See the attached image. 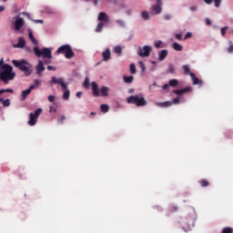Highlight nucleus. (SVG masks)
I'll return each mask as SVG.
<instances>
[{"label": "nucleus", "mask_w": 233, "mask_h": 233, "mask_svg": "<svg viewBox=\"0 0 233 233\" xmlns=\"http://www.w3.org/2000/svg\"><path fill=\"white\" fill-rule=\"evenodd\" d=\"M15 77V73L13 72V67L9 65L4 66V70L0 69V80L7 85L9 81L14 80Z\"/></svg>", "instance_id": "obj_1"}, {"label": "nucleus", "mask_w": 233, "mask_h": 233, "mask_svg": "<svg viewBox=\"0 0 233 233\" xmlns=\"http://www.w3.org/2000/svg\"><path fill=\"white\" fill-rule=\"evenodd\" d=\"M12 64L15 67L18 68L21 72H23L25 76H29L33 72L32 66L25 60H13Z\"/></svg>", "instance_id": "obj_2"}, {"label": "nucleus", "mask_w": 233, "mask_h": 233, "mask_svg": "<svg viewBox=\"0 0 233 233\" xmlns=\"http://www.w3.org/2000/svg\"><path fill=\"white\" fill-rule=\"evenodd\" d=\"M34 53L37 57L47 58L48 60H45L44 63L48 65L51 63L52 59V51L48 47H43V49H39V47H34Z\"/></svg>", "instance_id": "obj_3"}, {"label": "nucleus", "mask_w": 233, "mask_h": 233, "mask_svg": "<svg viewBox=\"0 0 233 233\" xmlns=\"http://www.w3.org/2000/svg\"><path fill=\"white\" fill-rule=\"evenodd\" d=\"M53 85H59V86H61V87H62V89L64 91L63 98L65 100H69L70 91L67 89V85L66 84L64 78H56V76H53L52 80L50 82V86H52Z\"/></svg>", "instance_id": "obj_4"}, {"label": "nucleus", "mask_w": 233, "mask_h": 233, "mask_svg": "<svg viewBox=\"0 0 233 233\" xmlns=\"http://www.w3.org/2000/svg\"><path fill=\"white\" fill-rule=\"evenodd\" d=\"M127 102L128 104L136 105L138 107L146 106L147 104L145 97H143V96L139 97V96H131L130 97H128L127 99Z\"/></svg>", "instance_id": "obj_5"}, {"label": "nucleus", "mask_w": 233, "mask_h": 233, "mask_svg": "<svg viewBox=\"0 0 233 233\" xmlns=\"http://www.w3.org/2000/svg\"><path fill=\"white\" fill-rule=\"evenodd\" d=\"M57 54H65V57L67 59H71L75 56V53L73 52V49L68 44H65L64 46H61L57 49Z\"/></svg>", "instance_id": "obj_6"}, {"label": "nucleus", "mask_w": 233, "mask_h": 233, "mask_svg": "<svg viewBox=\"0 0 233 233\" xmlns=\"http://www.w3.org/2000/svg\"><path fill=\"white\" fill-rule=\"evenodd\" d=\"M97 20L100 21V22H99V24H97V26L96 28V33H101L103 28H104L105 23H108L109 16H108V15H106V13L101 12L98 15Z\"/></svg>", "instance_id": "obj_7"}, {"label": "nucleus", "mask_w": 233, "mask_h": 233, "mask_svg": "<svg viewBox=\"0 0 233 233\" xmlns=\"http://www.w3.org/2000/svg\"><path fill=\"white\" fill-rule=\"evenodd\" d=\"M42 109L38 108L37 110L35 111V113H31L29 115V121H28V125L31 127H34L38 119V116H40V114L42 113Z\"/></svg>", "instance_id": "obj_8"}, {"label": "nucleus", "mask_w": 233, "mask_h": 233, "mask_svg": "<svg viewBox=\"0 0 233 233\" xmlns=\"http://www.w3.org/2000/svg\"><path fill=\"white\" fill-rule=\"evenodd\" d=\"M152 52V47L150 46H144V47H139L138 56L141 57H148Z\"/></svg>", "instance_id": "obj_9"}, {"label": "nucleus", "mask_w": 233, "mask_h": 233, "mask_svg": "<svg viewBox=\"0 0 233 233\" xmlns=\"http://www.w3.org/2000/svg\"><path fill=\"white\" fill-rule=\"evenodd\" d=\"M35 70H36V75L41 76L42 73L46 70L42 61L38 62V65L35 66Z\"/></svg>", "instance_id": "obj_10"}, {"label": "nucleus", "mask_w": 233, "mask_h": 233, "mask_svg": "<svg viewBox=\"0 0 233 233\" xmlns=\"http://www.w3.org/2000/svg\"><path fill=\"white\" fill-rule=\"evenodd\" d=\"M25 22L22 18H17L15 22V28L16 31L21 30V28L24 26Z\"/></svg>", "instance_id": "obj_11"}, {"label": "nucleus", "mask_w": 233, "mask_h": 233, "mask_svg": "<svg viewBox=\"0 0 233 233\" xmlns=\"http://www.w3.org/2000/svg\"><path fill=\"white\" fill-rule=\"evenodd\" d=\"M91 86H92V90H93V94L95 96H100V93H99V88H98V86L96 82H93L91 84Z\"/></svg>", "instance_id": "obj_12"}, {"label": "nucleus", "mask_w": 233, "mask_h": 233, "mask_svg": "<svg viewBox=\"0 0 233 233\" xmlns=\"http://www.w3.org/2000/svg\"><path fill=\"white\" fill-rule=\"evenodd\" d=\"M35 89V86H31L28 89L22 92V98L25 100L28 95L32 92V90Z\"/></svg>", "instance_id": "obj_13"}, {"label": "nucleus", "mask_w": 233, "mask_h": 233, "mask_svg": "<svg viewBox=\"0 0 233 233\" xmlns=\"http://www.w3.org/2000/svg\"><path fill=\"white\" fill-rule=\"evenodd\" d=\"M102 56H103V60H104L105 62L109 61L110 58H111V52H110V49H106V51L103 52Z\"/></svg>", "instance_id": "obj_14"}, {"label": "nucleus", "mask_w": 233, "mask_h": 233, "mask_svg": "<svg viewBox=\"0 0 233 233\" xmlns=\"http://www.w3.org/2000/svg\"><path fill=\"white\" fill-rule=\"evenodd\" d=\"M190 91H191V88L187 87V88H184V89H181V90H175L174 93L177 96H182V95L187 94Z\"/></svg>", "instance_id": "obj_15"}, {"label": "nucleus", "mask_w": 233, "mask_h": 233, "mask_svg": "<svg viewBox=\"0 0 233 233\" xmlns=\"http://www.w3.org/2000/svg\"><path fill=\"white\" fill-rule=\"evenodd\" d=\"M152 10H153V12H155L156 15L161 14V12H162L161 4H158V2H157V4L153 5Z\"/></svg>", "instance_id": "obj_16"}, {"label": "nucleus", "mask_w": 233, "mask_h": 233, "mask_svg": "<svg viewBox=\"0 0 233 233\" xmlns=\"http://www.w3.org/2000/svg\"><path fill=\"white\" fill-rule=\"evenodd\" d=\"M168 55V52L167 49H162L161 52L159 53V61H164Z\"/></svg>", "instance_id": "obj_17"}, {"label": "nucleus", "mask_w": 233, "mask_h": 233, "mask_svg": "<svg viewBox=\"0 0 233 233\" xmlns=\"http://www.w3.org/2000/svg\"><path fill=\"white\" fill-rule=\"evenodd\" d=\"M25 46V41L23 37L18 38V44L17 46H15L16 48H24Z\"/></svg>", "instance_id": "obj_18"}, {"label": "nucleus", "mask_w": 233, "mask_h": 233, "mask_svg": "<svg viewBox=\"0 0 233 233\" xmlns=\"http://www.w3.org/2000/svg\"><path fill=\"white\" fill-rule=\"evenodd\" d=\"M108 93H109V88L108 87L103 86L100 89V94H101L102 96H108Z\"/></svg>", "instance_id": "obj_19"}, {"label": "nucleus", "mask_w": 233, "mask_h": 233, "mask_svg": "<svg viewBox=\"0 0 233 233\" xmlns=\"http://www.w3.org/2000/svg\"><path fill=\"white\" fill-rule=\"evenodd\" d=\"M123 79H124V82L126 83V84H132L133 82H134V76H125L124 77H123Z\"/></svg>", "instance_id": "obj_20"}, {"label": "nucleus", "mask_w": 233, "mask_h": 233, "mask_svg": "<svg viewBox=\"0 0 233 233\" xmlns=\"http://www.w3.org/2000/svg\"><path fill=\"white\" fill-rule=\"evenodd\" d=\"M173 48L178 52L183 51V46H180V44H177V42H174Z\"/></svg>", "instance_id": "obj_21"}, {"label": "nucleus", "mask_w": 233, "mask_h": 233, "mask_svg": "<svg viewBox=\"0 0 233 233\" xmlns=\"http://www.w3.org/2000/svg\"><path fill=\"white\" fill-rule=\"evenodd\" d=\"M173 105L172 102H165V103H157V106H160V107H168V106H171Z\"/></svg>", "instance_id": "obj_22"}, {"label": "nucleus", "mask_w": 233, "mask_h": 233, "mask_svg": "<svg viewBox=\"0 0 233 233\" xmlns=\"http://www.w3.org/2000/svg\"><path fill=\"white\" fill-rule=\"evenodd\" d=\"M190 76L192 77L193 85L197 86L200 84V80L196 76L195 74H190Z\"/></svg>", "instance_id": "obj_23"}, {"label": "nucleus", "mask_w": 233, "mask_h": 233, "mask_svg": "<svg viewBox=\"0 0 233 233\" xmlns=\"http://www.w3.org/2000/svg\"><path fill=\"white\" fill-rule=\"evenodd\" d=\"M201 187H207L209 186V182L207 179H201L198 181Z\"/></svg>", "instance_id": "obj_24"}, {"label": "nucleus", "mask_w": 233, "mask_h": 233, "mask_svg": "<svg viewBox=\"0 0 233 233\" xmlns=\"http://www.w3.org/2000/svg\"><path fill=\"white\" fill-rule=\"evenodd\" d=\"M142 18L145 20H149L150 19V15L149 13H147V11H143L142 12Z\"/></svg>", "instance_id": "obj_25"}, {"label": "nucleus", "mask_w": 233, "mask_h": 233, "mask_svg": "<svg viewBox=\"0 0 233 233\" xmlns=\"http://www.w3.org/2000/svg\"><path fill=\"white\" fill-rule=\"evenodd\" d=\"M169 86L172 87H176L178 86V81L177 79H172L169 81Z\"/></svg>", "instance_id": "obj_26"}, {"label": "nucleus", "mask_w": 233, "mask_h": 233, "mask_svg": "<svg viewBox=\"0 0 233 233\" xmlns=\"http://www.w3.org/2000/svg\"><path fill=\"white\" fill-rule=\"evenodd\" d=\"M100 108L103 113H107L109 111V106L107 105H101Z\"/></svg>", "instance_id": "obj_27"}, {"label": "nucleus", "mask_w": 233, "mask_h": 233, "mask_svg": "<svg viewBox=\"0 0 233 233\" xmlns=\"http://www.w3.org/2000/svg\"><path fill=\"white\" fill-rule=\"evenodd\" d=\"M28 36H29V39L32 41V43L36 46L37 40L35 39L33 33H29Z\"/></svg>", "instance_id": "obj_28"}, {"label": "nucleus", "mask_w": 233, "mask_h": 233, "mask_svg": "<svg viewBox=\"0 0 233 233\" xmlns=\"http://www.w3.org/2000/svg\"><path fill=\"white\" fill-rule=\"evenodd\" d=\"M114 52H115L116 54L121 55V53H122V47H121V46H116V47H114Z\"/></svg>", "instance_id": "obj_29"}, {"label": "nucleus", "mask_w": 233, "mask_h": 233, "mask_svg": "<svg viewBox=\"0 0 233 233\" xmlns=\"http://www.w3.org/2000/svg\"><path fill=\"white\" fill-rule=\"evenodd\" d=\"M183 69L185 71V75H189L190 76V74H194V73H190V68H189L188 66H184Z\"/></svg>", "instance_id": "obj_30"}, {"label": "nucleus", "mask_w": 233, "mask_h": 233, "mask_svg": "<svg viewBox=\"0 0 233 233\" xmlns=\"http://www.w3.org/2000/svg\"><path fill=\"white\" fill-rule=\"evenodd\" d=\"M222 233H233V228H225L223 230H222Z\"/></svg>", "instance_id": "obj_31"}, {"label": "nucleus", "mask_w": 233, "mask_h": 233, "mask_svg": "<svg viewBox=\"0 0 233 233\" xmlns=\"http://www.w3.org/2000/svg\"><path fill=\"white\" fill-rule=\"evenodd\" d=\"M130 72H131L132 75H136V73H137V68H136V66L134 64H132L130 66Z\"/></svg>", "instance_id": "obj_32"}, {"label": "nucleus", "mask_w": 233, "mask_h": 233, "mask_svg": "<svg viewBox=\"0 0 233 233\" xmlns=\"http://www.w3.org/2000/svg\"><path fill=\"white\" fill-rule=\"evenodd\" d=\"M1 102H3L4 107H8L10 106V100L9 99H6V100L3 99V101H1Z\"/></svg>", "instance_id": "obj_33"}, {"label": "nucleus", "mask_w": 233, "mask_h": 233, "mask_svg": "<svg viewBox=\"0 0 233 233\" xmlns=\"http://www.w3.org/2000/svg\"><path fill=\"white\" fill-rule=\"evenodd\" d=\"M168 72L174 74L176 72V68L174 66L170 65L168 67Z\"/></svg>", "instance_id": "obj_34"}, {"label": "nucleus", "mask_w": 233, "mask_h": 233, "mask_svg": "<svg viewBox=\"0 0 233 233\" xmlns=\"http://www.w3.org/2000/svg\"><path fill=\"white\" fill-rule=\"evenodd\" d=\"M139 66L141 68V70L145 73L146 72V66L143 62H139Z\"/></svg>", "instance_id": "obj_35"}, {"label": "nucleus", "mask_w": 233, "mask_h": 233, "mask_svg": "<svg viewBox=\"0 0 233 233\" xmlns=\"http://www.w3.org/2000/svg\"><path fill=\"white\" fill-rule=\"evenodd\" d=\"M169 210L171 211V212H177V210H178V207H177V206H172V207H170V208H169Z\"/></svg>", "instance_id": "obj_36"}, {"label": "nucleus", "mask_w": 233, "mask_h": 233, "mask_svg": "<svg viewBox=\"0 0 233 233\" xmlns=\"http://www.w3.org/2000/svg\"><path fill=\"white\" fill-rule=\"evenodd\" d=\"M228 29V25H227L226 27H222V28H221V35H222L223 36L226 35V32H227Z\"/></svg>", "instance_id": "obj_37"}, {"label": "nucleus", "mask_w": 233, "mask_h": 233, "mask_svg": "<svg viewBox=\"0 0 233 233\" xmlns=\"http://www.w3.org/2000/svg\"><path fill=\"white\" fill-rule=\"evenodd\" d=\"M214 2H215V6L217 7V8H218L219 6H220V4H221V2H222V0H213Z\"/></svg>", "instance_id": "obj_38"}, {"label": "nucleus", "mask_w": 233, "mask_h": 233, "mask_svg": "<svg viewBox=\"0 0 233 233\" xmlns=\"http://www.w3.org/2000/svg\"><path fill=\"white\" fill-rule=\"evenodd\" d=\"M116 23L119 25L120 26L124 27L125 26V22L123 20H116Z\"/></svg>", "instance_id": "obj_39"}, {"label": "nucleus", "mask_w": 233, "mask_h": 233, "mask_svg": "<svg viewBox=\"0 0 233 233\" xmlns=\"http://www.w3.org/2000/svg\"><path fill=\"white\" fill-rule=\"evenodd\" d=\"M40 85H41V81L38 80V79H35V85H32V86H35V87L39 86Z\"/></svg>", "instance_id": "obj_40"}, {"label": "nucleus", "mask_w": 233, "mask_h": 233, "mask_svg": "<svg viewBox=\"0 0 233 233\" xmlns=\"http://www.w3.org/2000/svg\"><path fill=\"white\" fill-rule=\"evenodd\" d=\"M66 119V117L65 116H62L59 119H58V122L63 124L64 121Z\"/></svg>", "instance_id": "obj_41"}, {"label": "nucleus", "mask_w": 233, "mask_h": 233, "mask_svg": "<svg viewBox=\"0 0 233 233\" xmlns=\"http://www.w3.org/2000/svg\"><path fill=\"white\" fill-rule=\"evenodd\" d=\"M6 65H8V64H4V59L2 58L0 60V67L4 70V66H6Z\"/></svg>", "instance_id": "obj_42"}, {"label": "nucleus", "mask_w": 233, "mask_h": 233, "mask_svg": "<svg viewBox=\"0 0 233 233\" xmlns=\"http://www.w3.org/2000/svg\"><path fill=\"white\" fill-rule=\"evenodd\" d=\"M192 35H193L192 33H187V35H186L184 40H187V39H188V38H191Z\"/></svg>", "instance_id": "obj_43"}, {"label": "nucleus", "mask_w": 233, "mask_h": 233, "mask_svg": "<svg viewBox=\"0 0 233 233\" xmlns=\"http://www.w3.org/2000/svg\"><path fill=\"white\" fill-rule=\"evenodd\" d=\"M161 45H162V42H161V40H159L158 42H156L155 46L157 48H160Z\"/></svg>", "instance_id": "obj_44"}, {"label": "nucleus", "mask_w": 233, "mask_h": 233, "mask_svg": "<svg viewBox=\"0 0 233 233\" xmlns=\"http://www.w3.org/2000/svg\"><path fill=\"white\" fill-rule=\"evenodd\" d=\"M164 18H165V20L169 21V20H171L172 16H171V15H165Z\"/></svg>", "instance_id": "obj_45"}, {"label": "nucleus", "mask_w": 233, "mask_h": 233, "mask_svg": "<svg viewBox=\"0 0 233 233\" xmlns=\"http://www.w3.org/2000/svg\"><path fill=\"white\" fill-rule=\"evenodd\" d=\"M176 38L181 41L182 40V35L180 33H177L176 34Z\"/></svg>", "instance_id": "obj_46"}, {"label": "nucleus", "mask_w": 233, "mask_h": 233, "mask_svg": "<svg viewBox=\"0 0 233 233\" xmlns=\"http://www.w3.org/2000/svg\"><path fill=\"white\" fill-rule=\"evenodd\" d=\"M55 99H56V97L54 96H48V101L51 102V103L54 102Z\"/></svg>", "instance_id": "obj_47"}, {"label": "nucleus", "mask_w": 233, "mask_h": 233, "mask_svg": "<svg viewBox=\"0 0 233 233\" xmlns=\"http://www.w3.org/2000/svg\"><path fill=\"white\" fill-rule=\"evenodd\" d=\"M228 53L233 54V44L231 42V46L228 47Z\"/></svg>", "instance_id": "obj_48"}, {"label": "nucleus", "mask_w": 233, "mask_h": 233, "mask_svg": "<svg viewBox=\"0 0 233 233\" xmlns=\"http://www.w3.org/2000/svg\"><path fill=\"white\" fill-rule=\"evenodd\" d=\"M47 70H49V71H56V67H54L52 66H47Z\"/></svg>", "instance_id": "obj_49"}, {"label": "nucleus", "mask_w": 233, "mask_h": 233, "mask_svg": "<svg viewBox=\"0 0 233 233\" xmlns=\"http://www.w3.org/2000/svg\"><path fill=\"white\" fill-rule=\"evenodd\" d=\"M190 10H191L192 12H196V11L198 10L197 5H192V6L190 7Z\"/></svg>", "instance_id": "obj_50"}, {"label": "nucleus", "mask_w": 233, "mask_h": 233, "mask_svg": "<svg viewBox=\"0 0 233 233\" xmlns=\"http://www.w3.org/2000/svg\"><path fill=\"white\" fill-rule=\"evenodd\" d=\"M206 23L208 25H211V20L209 18H206Z\"/></svg>", "instance_id": "obj_51"}, {"label": "nucleus", "mask_w": 233, "mask_h": 233, "mask_svg": "<svg viewBox=\"0 0 233 233\" xmlns=\"http://www.w3.org/2000/svg\"><path fill=\"white\" fill-rule=\"evenodd\" d=\"M173 103H174V104H178V103H179V98H178V97L175 98V99L173 100Z\"/></svg>", "instance_id": "obj_52"}, {"label": "nucleus", "mask_w": 233, "mask_h": 233, "mask_svg": "<svg viewBox=\"0 0 233 233\" xmlns=\"http://www.w3.org/2000/svg\"><path fill=\"white\" fill-rule=\"evenodd\" d=\"M204 2L208 5H211L213 0H204Z\"/></svg>", "instance_id": "obj_53"}, {"label": "nucleus", "mask_w": 233, "mask_h": 233, "mask_svg": "<svg viewBox=\"0 0 233 233\" xmlns=\"http://www.w3.org/2000/svg\"><path fill=\"white\" fill-rule=\"evenodd\" d=\"M24 15H25L28 19H30L31 15H29V13H23Z\"/></svg>", "instance_id": "obj_54"}, {"label": "nucleus", "mask_w": 233, "mask_h": 233, "mask_svg": "<svg viewBox=\"0 0 233 233\" xmlns=\"http://www.w3.org/2000/svg\"><path fill=\"white\" fill-rule=\"evenodd\" d=\"M169 86H170L169 84H168V85L166 84V85L163 86V89H164V90H167Z\"/></svg>", "instance_id": "obj_55"}, {"label": "nucleus", "mask_w": 233, "mask_h": 233, "mask_svg": "<svg viewBox=\"0 0 233 233\" xmlns=\"http://www.w3.org/2000/svg\"><path fill=\"white\" fill-rule=\"evenodd\" d=\"M89 82H88V79L86 78V81H85V84L84 86L86 87L88 86Z\"/></svg>", "instance_id": "obj_56"}, {"label": "nucleus", "mask_w": 233, "mask_h": 233, "mask_svg": "<svg viewBox=\"0 0 233 233\" xmlns=\"http://www.w3.org/2000/svg\"><path fill=\"white\" fill-rule=\"evenodd\" d=\"M99 0H93V3L96 6H97Z\"/></svg>", "instance_id": "obj_57"}, {"label": "nucleus", "mask_w": 233, "mask_h": 233, "mask_svg": "<svg viewBox=\"0 0 233 233\" xmlns=\"http://www.w3.org/2000/svg\"><path fill=\"white\" fill-rule=\"evenodd\" d=\"M5 10V5H0V13L4 12Z\"/></svg>", "instance_id": "obj_58"}, {"label": "nucleus", "mask_w": 233, "mask_h": 233, "mask_svg": "<svg viewBox=\"0 0 233 233\" xmlns=\"http://www.w3.org/2000/svg\"><path fill=\"white\" fill-rule=\"evenodd\" d=\"M82 93L81 92H78L77 94H76V97H78V98H80L81 96H82Z\"/></svg>", "instance_id": "obj_59"}, {"label": "nucleus", "mask_w": 233, "mask_h": 233, "mask_svg": "<svg viewBox=\"0 0 233 233\" xmlns=\"http://www.w3.org/2000/svg\"><path fill=\"white\" fill-rule=\"evenodd\" d=\"M35 23H40V24H43L44 21L43 20H34Z\"/></svg>", "instance_id": "obj_60"}, {"label": "nucleus", "mask_w": 233, "mask_h": 233, "mask_svg": "<svg viewBox=\"0 0 233 233\" xmlns=\"http://www.w3.org/2000/svg\"><path fill=\"white\" fill-rule=\"evenodd\" d=\"M53 111H54V112H56V109H54L52 106H50V110H49V112H50V113H52Z\"/></svg>", "instance_id": "obj_61"}, {"label": "nucleus", "mask_w": 233, "mask_h": 233, "mask_svg": "<svg viewBox=\"0 0 233 233\" xmlns=\"http://www.w3.org/2000/svg\"><path fill=\"white\" fill-rule=\"evenodd\" d=\"M5 92L13 93L14 91L12 89H5Z\"/></svg>", "instance_id": "obj_62"}, {"label": "nucleus", "mask_w": 233, "mask_h": 233, "mask_svg": "<svg viewBox=\"0 0 233 233\" xmlns=\"http://www.w3.org/2000/svg\"><path fill=\"white\" fill-rule=\"evenodd\" d=\"M134 92V89H129L128 93L132 94Z\"/></svg>", "instance_id": "obj_63"}, {"label": "nucleus", "mask_w": 233, "mask_h": 233, "mask_svg": "<svg viewBox=\"0 0 233 233\" xmlns=\"http://www.w3.org/2000/svg\"><path fill=\"white\" fill-rule=\"evenodd\" d=\"M3 93H5V90H4V89H1V90H0V95L3 94Z\"/></svg>", "instance_id": "obj_64"}]
</instances>
